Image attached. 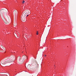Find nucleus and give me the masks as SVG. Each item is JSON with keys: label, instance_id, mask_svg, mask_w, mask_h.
Instances as JSON below:
<instances>
[{"label": "nucleus", "instance_id": "nucleus-6", "mask_svg": "<svg viewBox=\"0 0 76 76\" xmlns=\"http://www.w3.org/2000/svg\"><path fill=\"white\" fill-rule=\"evenodd\" d=\"M37 35H38V32H37Z\"/></svg>", "mask_w": 76, "mask_h": 76}, {"label": "nucleus", "instance_id": "nucleus-4", "mask_svg": "<svg viewBox=\"0 0 76 76\" xmlns=\"http://www.w3.org/2000/svg\"><path fill=\"white\" fill-rule=\"evenodd\" d=\"M25 3V1H23V3Z\"/></svg>", "mask_w": 76, "mask_h": 76}, {"label": "nucleus", "instance_id": "nucleus-3", "mask_svg": "<svg viewBox=\"0 0 76 76\" xmlns=\"http://www.w3.org/2000/svg\"><path fill=\"white\" fill-rule=\"evenodd\" d=\"M4 22L6 24L7 23V21L6 20H4Z\"/></svg>", "mask_w": 76, "mask_h": 76}, {"label": "nucleus", "instance_id": "nucleus-5", "mask_svg": "<svg viewBox=\"0 0 76 76\" xmlns=\"http://www.w3.org/2000/svg\"><path fill=\"white\" fill-rule=\"evenodd\" d=\"M26 35L25 34H24L23 36V38H25V37H24V35Z\"/></svg>", "mask_w": 76, "mask_h": 76}, {"label": "nucleus", "instance_id": "nucleus-7", "mask_svg": "<svg viewBox=\"0 0 76 76\" xmlns=\"http://www.w3.org/2000/svg\"><path fill=\"white\" fill-rule=\"evenodd\" d=\"M6 64V63H4L3 64Z\"/></svg>", "mask_w": 76, "mask_h": 76}, {"label": "nucleus", "instance_id": "nucleus-9", "mask_svg": "<svg viewBox=\"0 0 76 76\" xmlns=\"http://www.w3.org/2000/svg\"><path fill=\"white\" fill-rule=\"evenodd\" d=\"M5 63H7V61L5 62Z\"/></svg>", "mask_w": 76, "mask_h": 76}, {"label": "nucleus", "instance_id": "nucleus-10", "mask_svg": "<svg viewBox=\"0 0 76 76\" xmlns=\"http://www.w3.org/2000/svg\"><path fill=\"white\" fill-rule=\"evenodd\" d=\"M1 76V74H0V76Z\"/></svg>", "mask_w": 76, "mask_h": 76}, {"label": "nucleus", "instance_id": "nucleus-12", "mask_svg": "<svg viewBox=\"0 0 76 76\" xmlns=\"http://www.w3.org/2000/svg\"><path fill=\"white\" fill-rule=\"evenodd\" d=\"M45 56H46V55H45Z\"/></svg>", "mask_w": 76, "mask_h": 76}, {"label": "nucleus", "instance_id": "nucleus-2", "mask_svg": "<svg viewBox=\"0 0 76 76\" xmlns=\"http://www.w3.org/2000/svg\"><path fill=\"white\" fill-rule=\"evenodd\" d=\"M23 20L24 22H26V18H25L24 19H23Z\"/></svg>", "mask_w": 76, "mask_h": 76}, {"label": "nucleus", "instance_id": "nucleus-1", "mask_svg": "<svg viewBox=\"0 0 76 76\" xmlns=\"http://www.w3.org/2000/svg\"><path fill=\"white\" fill-rule=\"evenodd\" d=\"M26 29H25V28H23V34H25V33H26ZM25 32V33H24Z\"/></svg>", "mask_w": 76, "mask_h": 76}, {"label": "nucleus", "instance_id": "nucleus-8", "mask_svg": "<svg viewBox=\"0 0 76 76\" xmlns=\"http://www.w3.org/2000/svg\"><path fill=\"white\" fill-rule=\"evenodd\" d=\"M29 16V15H27V16Z\"/></svg>", "mask_w": 76, "mask_h": 76}, {"label": "nucleus", "instance_id": "nucleus-11", "mask_svg": "<svg viewBox=\"0 0 76 76\" xmlns=\"http://www.w3.org/2000/svg\"><path fill=\"white\" fill-rule=\"evenodd\" d=\"M23 53V52H22V53Z\"/></svg>", "mask_w": 76, "mask_h": 76}]
</instances>
